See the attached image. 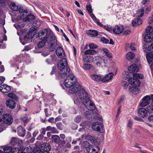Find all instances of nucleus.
<instances>
[{"label":"nucleus","mask_w":153,"mask_h":153,"mask_svg":"<svg viewBox=\"0 0 153 153\" xmlns=\"http://www.w3.org/2000/svg\"><path fill=\"white\" fill-rule=\"evenodd\" d=\"M84 105L88 110L85 113L86 117L91 120L96 119L97 114L93 111L95 109V106L93 102L91 100L87 99L86 100L85 102L84 103Z\"/></svg>","instance_id":"nucleus-1"},{"label":"nucleus","mask_w":153,"mask_h":153,"mask_svg":"<svg viewBox=\"0 0 153 153\" xmlns=\"http://www.w3.org/2000/svg\"><path fill=\"white\" fill-rule=\"evenodd\" d=\"M57 68L59 70V74L62 78H64L69 74L70 69L68 66V62L67 59L63 58L59 62Z\"/></svg>","instance_id":"nucleus-2"},{"label":"nucleus","mask_w":153,"mask_h":153,"mask_svg":"<svg viewBox=\"0 0 153 153\" xmlns=\"http://www.w3.org/2000/svg\"><path fill=\"white\" fill-rule=\"evenodd\" d=\"M78 95L79 97V99H76L74 100L75 104H78L80 102L82 103L84 105V103L85 102V100L87 99L90 100L88 98H87L88 94L83 89H81L79 91Z\"/></svg>","instance_id":"nucleus-3"},{"label":"nucleus","mask_w":153,"mask_h":153,"mask_svg":"<svg viewBox=\"0 0 153 153\" xmlns=\"http://www.w3.org/2000/svg\"><path fill=\"white\" fill-rule=\"evenodd\" d=\"M133 78H130L128 80V82L131 85H133L136 86H139L140 84V82L139 79L143 78V76L141 74L138 73H134L133 74Z\"/></svg>","instance_id":"nucleus-4"},{"label":"nucleus","mask_w":153,"mask_h":153,"mask_svg":"<svg viewBox=\"0 0 153 153\" xmlns=\"http://www.w3.org/2000/svg\"><path fill=\"white\" fill-rule=\"evenodd\" d=\"M146 30L147 33L144 36V41L146 43L153 41V26H148Z\"/></svg>","instance_id":"nucleus-5"},{"label":"nucleus","mask_w":153,"mask_h":153,"mask_svg":"<svg viewBox=\"0 0 153 153\" xmlns=\"http://www.w3.org/2000/svg\"><path fill=\"white\" fill-rule=\"evenodd\" d=\"M72 76L73 77L69 79V81L70 82H74V88H71L70 89H69V92L70 93L73 94L74 93L77 92L79 90V88H80L81 87V85L79 84V82H77L75 76L72 74L69 75L68 76L71 77V76Z\"/></svg>","instance_id":"nucleus-6"},{"label":"nucleus","mask_w":153,"mask_h":153,"mask_svg":"<svg viewBox=\"0 0 153 153\" xmlns=\"http://www.w3.org/2000/svg\"><path fill=\"white\" fill-rule=\"evenodd\" d=\"M48 38L50 40L48 43L50 47V51H53L55 50L57 45V40L53 34H50Z\"/></svg>","instance_id":"nucleus-7"},{"label":"nucleus","mask_w":153,"mask_h":153,"mask_svg":"<svg viewBox=\"0 0 153 153\" xmlns=\"http://www.w3.org/2000/svg\"><path fill=\"white\" fill-rule=\"evenodd\" d=\"M85 138L88 140L90 141L92 143L94 144L95 145H99L100 144V142L94 137L89 135H83L82 138Z\"/></svg>","instance_id":"nucleus-8"},{"label":"nucleus","mask_w":153,"mask_h":153,"mask_svg":"<svg viewBox=\"0 0 153 153\" xmlns=\"http://www.w3.org/2000/svg\"><path fill=\"white\" fill-rule=\"evenodd\" d=\"M3 120L4 123L10 125L12 123L13 120L11 115L6 114L3 115Z\"/></svg>","instance_id":"nucleus-9"},{"label":"nucleus","mask_w":153,"mask_h":153,"mask_svg":"<svg viewBox=\"0 0 153 153\" xmlns=\"http://www.w3.org/2000/svg\"><path fill=\"white\" fill-rule=\"evenodd\" d=\"M151 98V97L147 95L145 96L140 102V106L141 107H145L149 104Z\"/></svg>","instance_id":"nucleus-10"},{"label":"nucleus","mask_w":153,"mask_h":153,"mask_svg":"<svg viewBox=\"0 0 153 153\" xmlns=\"http://www.w3.org/2000/svg\"><path fill=\"white\" fill-rule=\"evenodd\" d=\"M92 128L94 130L100 132L103 128V125L101 123L96 122L92 124Z\"/></svg>","instance_id":"nucleus-11"},{"label":"nucleus","mask_w":153,"mask_h":153,"mask_svg":"<svg viewBox=\"0 0 153 153\" xmlns=\"http://www.w3.org/2000/svg\"><path fill=\"white\" fill-rule=\"evenodd\" d=\"M146 58L149 64L152 62L150 65V68L151 70H153V53L150 52L147 53L146 55Z\"/></svg>","instance_id":"nucleus-12"},{"label":"nucleus","mask_w":153,"mask_h":153,"mask_svg":"<svg viewBox=\"0 0 153 153\" xmlns=\"http://www.w3.org/2000/svg\"><path fill=\"white\" fill-rule=\"evenodd\" d=\"M56 52V55L61 58L64 57L65 55L63 49L60 47H59L57 48Z\"/></svg>","instance_id":"nucleus-13"},{"label":"nucleus","mask_w":153,"mask_h":153,"mask_svg":"<svg viewBox=\"0 0 153 153\" xmlns=\"http://www.w3.org/2000/svg\"><path fill=\"white\" fill-rule=\"evenodd\" d=\"M9 6L10 9L14 11V12H12L11 13H10L11 15L12 16H13L14 14V16H16L17 15H16V12L19 9V6L13 2L11 3Z\"/></svg>","instance_id":"nucleus-14"},{"label":"nucleus","mask_w":153,"mask_h":153,"mask_svg":"<svg viewBox=\"0 0 153 153\" xmlns=\"http://www.w3.org/2000/svg\"><path fill=\"white\" fill-rule=\"evenodd\" d=\"M72 78L73 77L72 76H71V77L69 76H67L66 79L65 80L64 82V85L67 88H69V89H70L71 88H74V82H69V79L70 78Z\"/></svg>","instance_id":"nucleus-15"},{"label":"nucleus","mask_w":153,"mask_h":153,"mask_svg":"<svg viewBox=\"0 0 153 153\" xmlns=\"http://www.w3.org/2000/svg\"><path fill=\"white\" fill-rule=\"evenodd\" d=\"M104 61L105 60L102 56H98L95 57L94 62L97 66H100L102 62H104Z\"/></svg>","instance_id":"nucleus-16"},{"label":"nucleus","mask_w":153,"mask_h":153,"mask_svg":"<svg viewBox=\"0 0 153 153\" xmlns=\"http://www.w3.org/2000/svg\"><path fill=\"white\" fill-rule=\"evenodd\" d=\"M37 144V143H36V146H38L40 145L41 148L43 150L50 151L51 150V146L49 143H44L41 145V144H39L38 145Z\"/></svg>","instance_id":"nucleus-17"},{"label":"nucleus","mask_w":153,"mask_h":153,"mask_svg":"<svg viewBox=\"0 0 153 153\" xmlns=\"http://www.w3.org/2000/svg\"><path fill=\"white\" fill-rule=\"evenodd\" d=\"M6 105L7 107L12 109L14 108L16 105L15 102L12 100L10 99L7 100Z\"/></svg>","instance_id":"nucleus-18"},{"label":"nucleus","mask_w":153,"mask_h":153,"mask_svg":"<svg viewBox=\"0 0 153 153\" xmlns=\"http://www.w3.org/2000/svg\"><path fill=\"white\" fill-rule=\"evenodd\" d=\"M28 10H25L22 8H20L19 7V9L18 10V11H17L16 14H18V13H20V16L21 18H24V17H25L28 13Z\"/></svg>","instance_id":"nucleus-19"},{"label":"nucleus","mask_w":153,"mask_h":153,"mask_svg":"<svg viewBox=\"0 0 153 153\" xmlns=\"http://www.w3.org/2000/svg\"><path fill=\"white\" fill-rule=\"evenodd\" d=\"M10 90L11 88L8 85H2L0 86V91L2 93H8Z\"/></svg>","instance_id":"nucleus-20"},{"label":"nucleus","mask_w":153,"mask_h":153,"mask_svg":"<svg viewBox=\"0 0 153 153\" xmlns=\"http://www.w3.org/2000/svg\"><path fill=\"white\" fill-rule=\"evenodd\" d=\"M138 113L139 116L143 118L146 117L147 114L146 110L143 108H139L138 110Z\"/></svg>","instance_id":"nucleus-21"},{"label":"nucleus","mask_w":153,"mask_h":153,"mask_svg":"<svg viewBox=\"0 0 153 153\" xmlns=\"http://www.w3.org/2000/svg\"><path fill=\"white\" fill-rule=\"evenodd\" d=\"M45 33H46V36H47V34L48 37L47 39L49 38V36H50V33H48V31L46 29H44L42 30H41L38 32V37H39V39H42V37H43V38L44 37V35Z\"/></svg>","instance_id":"nucleus-22"},{"label":"nucleus","mask_w":153,"mask_h":153,"mask_svg":"<svg viewBox=\"0 0 153 153\" xmlns=\"http://www.w3.org/2000/svg\"><path fill=\"white\" fill-rule=\"evenodd\" d=\"M31 149L32 150V151H33L35 153H50L49 152V151L43 150L41 151L40 145L36 146L35 149L33 148Z\"/></svg>","instance_id":"nucleus-23"},{"label":"nucleus","mask_w":153,"mask_h":153,"mask_svg":"<svg viewBox=\"0 0 153 153\" xmlns=\"http://www.w3.org/2000/svg\"><path fill=\"white\" fill-rule=\"evenodd\" d=\"M128 70L130 73L137 72L138 70V66L135 64H133L129 66Z\"/></svg>","instance_id":"nucleus-24"},{"label":"nucleus","mask_w":153,"mask_h":153,"mask_svg":"<svg viewBox=\"0 0 153 153\" xmlns=\"http://www.w3.org/2000/svg\"><path fill=\"white\" fill-rule=\"evenodd\" d=\"M17 133L18 135L21 137H24L25 134V130L21 126L17 128Z\"/></svg>","instance_id":"nucleus-25"},{"label":"nucleus","mask_w":153,"mask_h":153,"mask_svg":"<svg viewBox=\"0 0 153 153\" xmlns=\"http://www.w3.org/2000/svg\"><path fill=\"white\" fill-rule=\"evenodd\" d=\"M142 21L141 19L138 18H136L132 22V25L133 26H138L141 24Z\"/></svg>","instance_id":"nucleus-26"},{"label":"nucleus","mask_w":153,"mask_h":153,"mask_svg":"<svg viewBox=\"0 0 153 153\" xmlns=\"http://www.w3.org/2000/svg\"><path fill=\"white\" fill-rule=\"evenodd\" d=\"M113 76V73H109L108 75L105 76L104 77L102 78L101 81L103 82H105L109 81L112 78Z\"/></svg>","instance_id":"nucleus-27"},{"label":"nucleus","mask_w":153,"mask_h":153,"mask_svg":"<svg viewBox=\"0 0 153 153\" xmlns=\"http://www.w3.org/2000/svg\"><path fill=\"white\" fill-rule=\"evenodd\" d=\"M122 27H120L118 26H116L113 29V31L116 34H120L123 31Z\"/></svg>","instance_id":"nucleus-28"},{"label":"nucleus","mask_w":153,"mask_h":153,"mask_svg":"<svg viewBox=\"0 0 153 153\" xmlns=\"http://www.w3.org/2000/svg\"><path fill=\"white\" fill-rule=\"evenodd\" d=\"M48 36L47 34V36H45V37L38 43L37 45L39 48H42L44 46L48 40Z\"/></svg>","instance_id":"nucleus-29"},{"label":"nucleus","mask_w":153,"mask_h":153,"mask_svg":"<svg viewBox=\"0 0 153 153\" xmlns=\"http://www.w3.org/2000/svg\"><path fill=\"white\" fill-rule=\"evenodd\" d=\"M23 19H25L26 22H30L33 20L35 19V17L33 15L30 14V13L28 12L27 15Z\"/></svg>","instance_id":"nucleus-30"},{"label":"nucleus","mask_w":153,"mask_h":153,"mask_svg":"<svg viewBox=\"0 0 153 153\" xmlns=\"http://www.w3.org/2000/svg\"><path fill=\"white\" fill-rule=\"evenodd\" d=\"M135 87H130L129 91L132 94H137L139 91L140 89L137 87L138 86H136Z\"/></svg>","instance_id":"nucleus-31"},{"label":"nucleus","mask_w":153,"mask_h":153,"mask_svg":"<svg viewBox=\"0 0 153 153\" xmlns=\"http://www.w3.org/2000/svg\"><path fill=\"white\" fill-rule=\"evenodd\" d=\"M34 34L32 30H30L27 33V34L24 37V39L25 40L27 39H31L33 38Z\"/></svg>","instance_id":"nucleus-32"},{"label":"nucleus","mask_w":153,"mask_h":153,"mask_svg":"<svg viewBox=\"0 0 153 153\" xmlns=\"http://www.w3.org/2000/svg\"><path fill=\"white\" fill-rule=\"evenodd\" d=\"M94 60L93 57L91 56H86L83 58L84 62L86 63H92Z\"/></svg>","instance_id":"nucleus-33"},{"label":"nucleus","mask_w":153,"mask_h":153,"mask_svg":"<svg viewBox=\"0 0 153 153\" xmlns=\"http://www.w3.org/2000/svg\"><path fill=\"white\" fill-rule=\"evenodd\" d=\"M46 129L47 131H51L53 134H58L59 132L56 128L54 127H52L50 126H47Z\"/></svg>","instance_id":"nucleus-34"},{"label":"nucleus","mask_w":153,"mask_h":153,"mask_svg":"<svg viewBox=\"0 0 153 153\" xmlns=\"http://www.w3.org/2000/svg\"><path fill=\"white\" fill-rule=\"evenodd\" d=\"M88 34L93 37H96L98 35L97 31L96 30H90L88 32Z\"/></svg>","instance_id":"nucleus-35"},{"label":"nucleus","mask_w":153,"mask_h":153,"mask_svg":"<svg viewBox=\"0 0 153 153\" xmlns=\"http://www.w3.org/2000/svg\"><path fill=\"white\" fill-rule=\"evenodd\" d=\"M97 53V52L93 49H88L85 51L84 54L86 55H95Z\"/></svg>","instance_id":"nucleus-36"},{"label":"nucleus","mask_w":153,"mask_h":153,"mask_svg":"<svg viewBox=\"0 0 153 153\" xmlns=\"http://www.w3.org/2000/svg\"><path fill=\"white\" fill-rule=\"evenodd\" d=\"M52 140L56 143H58L60 141L59 137L57 135H53L51 137Z\"/></svg>","instance_id":"nucleus-37"},{"label":"nucleus","mask_w":153,"mask_h":153,"mask_svg":"<svg viewBox=\"0 0 153 153\" xmlns=\"http://www.w3.org/2000/svg\"><path fill=\"white\" fill-rule=\"evenodd\" d=\"M134 56L135 54L134 53L129 52L126 55V57L128 60H131L134 58Z\"/></svg>","instance_id":"nucleus-38"},{"label":"nucleus","mask_w":153,"mask_h":153,"mask_svg":"<svg viewBox=\"0 0 153 153\" xmlns=\"http://www.w3.org/2000/svg\"><path fill=\"white\" fill-rule=\"evenodd\" d=\"M55 55H51L46 60V62L48 64H51L54 59H55Z\"/></svg>","instance_id":"nucleus-39"},{"label":"nucleus","mask_w":153,"mask_h":153,"mask_svg":"<svg viewBox=\"0 0 153 153\" xmlns=\"http://www.w3.org/2000/svg\"><path fill=\"white\" fill-rule=\"evenodd\" d=\"M143 47L144 48H145L148 51L153 52V43L148 46L146 44H145Z\"/></svg>","instance_id":"nucleus-40"},{"label":"nucleus","mask_w":153,"mask_h":153,"mask_svg":"<svg viewBox=\"0 0 153 153\" xmlns=\"http://www.w3.org/2000/svg\"><path fill=\"white\" fill-rule=\"evenodd\" d=\"M144 13V9L143 7H141L140 9L137 10V16L138 17H141L143 16Z\"/></svg>","instance_id":"nucleus-41"},{"label":"nucleus","mask_w":153,"mask_h":153,"mask_svg":"<svg viewBox=\"0 0 153 153\" xmlns=\"http://www.w3.org/2000/svg\"><path fill=\"white\" fill-rule=\"evenodd\" d=\"M92 78L93 79L97 81H101V79H102V78L100 76L97 75H92Z\"/></svg>","instance_id":"nucleus-42"},{"label":"nucleus","mask_w":153,"mask_h":153,"mask_svg":"<svg viewBox=\"0 0 153 153\" xmlns=\"http://www.w3.org/2000/svg\"><path fill=\"white\" fill-rule=\"evenodd\" d=\"M90 145V144L88 141H85L82 143V146L86 150Z\"/></svg>","instance_id":"nucleus-43"},{"label":"nucleus","mask_w":153,"mask_h":153,"mask_svg":"<svg viewBox=\"0 0 153 153\" xmlns=\"http://www.w3.org/2000/svg\"><path fill=\"white\" fill-rule=\"evenodd\" d=\"M12 147L10 146H8L4 148V151L5 153H10L12 150Z\"/></svg>","instance_id":"nucleus-44"},{"label":"nucleus","mask_w":153,"mask_h":153,"mask_svg":"<svg viewBox=\"0 0 153 153\" xmlns=\"http://www.w3.org/2000/svg\"><path fill=\"white\" fill-rule=\"evenodd\" d=\"M71 137H67L66 139V140H60V141H59V143H62V144H64L66 143V142H71Z\"/></svg>","instance_id":"nucleus-45"},{"label":"nucleus","mask_w":153,"mask_h":153,"mask_svg":"<svg viewBox=\"0 0 153 153\" xmlns=\"http://www.w3.org/2000/svg\"><path fill=\"white\" fill-rule=\"evenodd\" d=\"M18 138L15 137H13L11 141V144L12 145L14 146L17 145V140Z\"/></svg>","instance_id":"nucleus-46"},{"label":"nucleus","mask_w":153,"mask_h":153,"mask_svg":"<svg viewBox=\"0 0 153 153\" xmlns=\"http://www.w3.org/2000/svg\"><path fill=\"white\" fill-rule=\"evenodd\" d=\"M91 67L92 65L90 64H85L83 68L85 70H89L91 68Z\"/></svg>","instance_id":"nucleus-47"},{"label":"nucleus","mask_w":153,"mask_h":153,"mask_svg":"<svg viewBox=\"0 0 153 153\" xmlns=\"http://www.w3.org/2000/svg\"><path fill=\"white\" fill-rule=\"evenodd\" d=\"M44 111L45 112V115L46 117H48L51 116V112L50 111H48V109L47 108L44 109Z\"/></svg>","instance_id":"nucleus-48"},{"label":"nucleus","mask_w":153,"mask_h":153,"mask_svg":"<svg viewBox=\"0 0 153 153\" xmlns=\"http://www.w3.org/2000/svg\"><path fill=\"white\" fill-rule=\"evenodd\" d=\"M56 126L57 128L60 130H62L63 128V125L61 122L57 123L56 124Z\"/></svg>","instance_id":"nucleus-49"},{"label":"nucleus","mask_w":153,"mask_h":153,"mask_svg":"<svg viewBox=\"0 0 153 153\" xmlns=\"http://www.w3.org/2000/svg\"><path fill=\"white\" fill-rule=\"evenodd\" d=\"M89 46L90 48L91 49L96 48L98 47V46L97 45L92 43L90 44L89 45Z\"/></svg>","instance_id":"nucleus-50"},{"label":"nucleus","mask_w":153,"mask_h":153,"mask_svg":"<svg viewBox=\"0 0 153 153\" xmlns=\"http://www.w3.org/2000/svg\"><path fill=\"white\" fill-rule=\"evenodd\" d=\"M95 146L94 148H92L93 152H96L98 153V152L100 150V148L98 146V145H95Z\"/></svg>","instance_id":"nucleus-51"},{"label":"nucleus","mask_w":153,"mask_h":153,"mask_svg":"<svg viewBox=\"0 0 153 153\" xmlns=\"http://www.w3.org/2000/svg\"><path fill=\"white\" fill-rule=\"evenodd\" d=\"M105 28V30L109 32H111L112 31V29L111 27L109 26H106L103 25V26L102 27Z\"/></svg>","instance_id":"nucleus-52"},{"label":"nucleus","mask_w":153,"mask_h":153,"mask_svg":"<svg viewBox=\"0 0 153 153\" xmlns=\"http://www.w3.org/2000/svg\"><path fill=\"white\" fill-rule=\"evenodd\" d=\"M87 152L88 153H92L93 152L92 151V146L91 145L86 149Z\"/></svg>","instance_id":"nucleus-53"},{"label":"nucleus","mask_w":153,"mask_h":153,"mask_svg":"<svg viewBox=\"0 0 153 153\" xmlns=\"http://www.w3.org/2000/svg\"><path fill=\"white\" fill-rule=\"evenodd\" d=\"M19 150L18 148H13V149H12L11 151V153H19Z\"/></svg>","instance_id":"nucleus-54"},{"label":"nucleus","mask_w":153,"mask_h":153,"mask_svg":"<svg viewBox=\"0 0 153 153\" xmlns=\"http://www.w3.org/2000/svg\"><path fill=\"white\" fill-rule=\"evenodd\" d=\"M122 85L124 89H126L128 85V83L126 81H123L122 82Z\"/></svg>","instance_id":"nucleus-55"},{"label":"nucleus","mask_w":153,"mask_h":153,"mask_svg":"<svg viewBox=\"0 0 153 153\" xmlns=\"http://www.w3.org/2000/svg\"><path fill=\"white\" fill-rule=\"evenodd\" d=\"M86 8L87 10L89 13H92V10L91 9V7L90 4L87 5L86 6Z\"/></svg>","instance_id":"nucleus-56"},{"label":"nucleus","mask_w":153,"mask_h":153,"mask_svg":"<svg viewBox=\"0 0 153 153\" xmlns=\"http://www.w3.org/2000/svg\"><path fill=\"white\" fill-rule=\"evenodd\" d=\"M147 108L148 112H153V106L152 105L148 106Z\"/></svg>","instance_id":"nucleus-57"},{"label":"nucleus","mask_w":153,"mask_h":153,"mask_svg":"<svg viewBox=\"0 0 153 153\" xmlns=\"http://www.w3.org/2000/svg\"><path fill=\"white\" fill-rule=\"evenodd\" d=\"M81 120V117L80 116H78L76 117L75 121L76 123H79Z\"/></svg>","instance_id":"nucleus-58"},{"label":"nucleus","mask_w":153,"mask_h":153,"mask_svg":"<svg viewBox=\"0 0 153 153\" xmlns=\"http://www.w3.org/2000/svg\"><path fill=\"white\" fill-rule=\"evenodd\" d=\"M35 149V147L34 148V147H30V146L27 147V152L28 153V152H29V153H35L34 152H33V151H32V150L30 149Z\"/></svg>","instance_id":"nucleus-59"},{"label":"nucleus","mask_w":153,"mask_h":153,"mask_svg":"<svg viewBox=\"0 0 153 153\" xmlns=\"http://www.w3.org/2000/svg\"><path fill=\"white\" fill-rule=\"evenodd\" d=\"M17 144L19 146H21L23 143L22 141L18 138L17 140Z\"/></svg>","instance_id":"nucleus-60"},{"label":"nucleus","mask_w":153,"mask_h":153,"mask_svg":"<svg viewBox=\"0 0 153 153\" xmlns=\"http://www.w3.org/2000/svg\"><path fill=\"white\" fill-rule=\"evenodd\" d=\"M99 26L103 27V25L100 22L99 20L97 19L96 20L94 21Z\"/></svg>","instance_id":"nucleus-61"},{"label":"nucleus","mask_w":153,"mask_h":153,"mask_svg":"<svg viewBox=\"0 0 153 153\" xmlns=\"http://www.w3.org/2000/svg\"><path fill=\"white\" fill-rule=\"evenodd\" d=\"M132 123L130 120H129L128 121L127 127L129 128H132Z\"/></svg>","instance_id":"nucleus-62"},{"label":"nucleus","mask_w":153,"mask_h":153,"mask_svg":"<svg viewBox=\"0 0 153 153\" xmlns=\"http://www.w3.org/2000/svg\"><path fill=\"white\" fill-rule=\"evenodd\" d=\"M8 96L12 99H14L16 97V95L13 93H10L8 94Z\"/></svg>","instance_id":"nucleus-63"},{"label":"nucleus","mask_w":153,"mask_h":153,"mask_svg":"<svg viewBox=\"0 0 153 153\" xmlns=\"http://www.w3.org/2000/svg\"><path fill=\"white\" fill-rule=\"evenodd\" d=\"M17 25L18 26V27L20 28H23L25 26V24L23 22H18Z\"/></svg>","instance_id":"nucleus-64"}]
</instances>
